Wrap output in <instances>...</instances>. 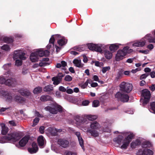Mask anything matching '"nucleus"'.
<instances>
[{"label": "nucleus", "mask_w": 155, "mask_h": 155, "mask_svg": "<svg viewBox=\"0 0 155 155\" xmlns=\"http://www.w3.org/2000/svg\"><path fill=\"white\" fill-rule=\"evenodd\" d=\"M89 103V102L88 100H84L82 102V104L83 105L87 106Z\"/></svg>", "instance_id": "obj_59"}, {"label": "nucleus", "mask_w": 155, "mask_h": 155, "mask_svg": "<svg viewBox=\"0 0 155 155\" xmlns=\"http://www.w3.org/2000/svg\"><path fill=\"white\" fill-rule=\"evenodd\" d=\"M141 143V141L140 139H137L133 141L130 143V147L133 148H135L137 146L140 145Z\"/></svg>", "instance_id": "obj_25"}, {"label": "nucleus", "mask_w": 155, "mask_h": 155, "mask_svg": "<svg viewBox=\"0 0 155 155\" xmlns=\"http://www.w3.org/2000/svg\"><path fill=\"white\" fill-rule=\"evenodd\" d=\"M120 87L121 91L127 93L130 92L133 89V85L131 84L124 81L120 84Z\"/></svg>", "instance_id": "obj_5"}, {"label": "nucleus", "mask_w": 155, "mask_h": 155, "mask_svg": "<svg viewBox=\"0 0 155 155\" xmlns=\"http://www.w3.org/2000/svg\"><path fill=\"white\" fill-rule=\"evenodd\" d=\"M8 123L12 126H16V124L14 120L10 121H9Z\"/></svg>", "instance_id": "obj_63"}, {"label": "nucleus", "mask_w": 155, "mask_h": 155, "mask_svg": "<svg viewBox=\"0 0 155 155\" xmlns=\"http://www.w3.org/2000/svg\"><path fill=\"white\" fill-rule=\"evenodd\" d=\"M0 125L2 127L1 133L2 135H5L7 134L9 130L8 128L5 126V124L1 123Z\"/></svg>", "instance_id": "obj_22"}, {"label": "nucleus", "mask_w": 155, "mask_h": 155, "mask_svg": "<svg viewBox=\"0 0 155 155\" xmlns=\"http://www.w3.org/2000/svg\"><path fill=\"white\" fill-rule=\"evenodd\" d=\"M87 119L86 117H85V115L84 116H81L79 124L87 123Z\"/></svg>", "instance_id": "obj_42"}, {"label": "nucleus", "mask_w": 155, "mask_h": 155, "mask_svg": "<svg viewBox=\"0 0 155 155\" xmlns=\"http://www.w3.org/2000/svg\"><path fill=\"white\" fill-rule=\"evenodd\" d=\"M53 87L52 86L49 85L46 86L44 88V90L46 92L50 91L52 90Z\"/></svg>", "instance_id": "obj_41"}, {"label": "nucleus", "mask_w": 155, "mask_h": 155, "mask_svg": "<svg viewBox=\"0 0 155 155\" xmlns=\"http://www.w3.org/2000/svg\"><path fill=\"white\" fill-rule=\"evenodd\" d=\"M75 134L78 138L79 143L80 146L81 147L83 150H84L85 148L84 146V141L81 136L80 133L79 132H75Z\"/></svg>", "instance_id": "obj_20"}, {"label": "nucleus", "mask_w": 155, "mask_h": 155, "mask_svg": "<svg viewBox=\"0 0 155 155\" xmlns=\"http://www.w3.org/2000/svg\"><path fill=\"white\" fill-rule=\"evenodd\" d=\"M110 69L109 66L103 67L102 69V71L103 73H105L106 71Z\"/></svg>", "instance_id": "obj_51"}, {"label": "nucleus", "mask_w": 155, "mask_h": 155, "mask_svg": "<svg viewBox=\"0 0 155 155\" xmlns=\"http://www.w3.org/2000/svg\"><path fill=\"white\" fill-rule=\"evenodd\" d=\"M30 59L32 62H36L38 60V55L35 52L31 53L30 56Z\"/></svg>", "instance_id": "obj_24"}, {"label": "nucleus", "mask_w": 155, "mask_h": 155, "mask_svg": "<svg viewBox=\"0 0 155 155\" xmlns=\"http://www.w3.org/2000/svg\"><path fill=\"white\" fill-rule=\"evenodd\" d=\"M48 130L52 135H55L58 132H60L61 131V130L60 129L59 131H58L56 128L51 127H49L48 128Z\"/></svg>", "instance_id": "obj_27"}, {"label": "nucleus", "mask_w": 155, "mask_h": 155, "mask_svg": "<svg viewBox=\"0 0 155 155\" xmlns=\"http://www.w3.org/2000/svg\"><path fill=\"white\" fill-rule=\"evenodd\" d=\"M25 53L21 50H15L13 54V58L14 60L18 58L25 60L26 57L25 56Z\"/></svg>", "instance_id": "obj_7"}, {"label": "nucleus", "mask_w": 155, "mask_h": 155, "mask_svg": "<svg viewBox=\"0 0 155 155\" xmlns=\"http://www.w3.org/2000/svg\"><path fill=\"white\" fill-rule=\"evenodd\" d=\"M102 45L101 44H90L88 45V48L90 50L94 51L100 53H101Z\"/></svg>", "instance_id": "obj_10"}, {"label": "nucleus", "mask_w": 155, "mask_h": 155, "mask_svg": "<svg viewBox=\"0 0 155 155\" xmlns=\"http://www.w3.org/2000/svg\"><path fill=\"white\" fill-rule=\"evenodd\" d=\"M51 149L52 150L54 151L56 153H59V151L57 149L55 145H52L51 146Z\"/></svg>", "instance_id": "obj_53"}, {"label": "nucleus", "mask_w": 155, "mask_h": 155, "mask_svg": "<svg viewBox=\"0 0 155 155\" xmlns=\"http://www.w3.org/2000/svg\"><path fill=\"white\" fill-rule=\"evenodd\" d=\"M151 146V143L150 142L147 141L143 142L141 145L142 147L143 148H145L147 147H150Z\"/></svg>", "instance_id": "obj_34"}, {"label": "nucleus", "mask_w": 155, "mask_h": 155, "mask_svg": "<svg viewBox=\"0 0 155 155\" xmlns=\"http://www.w3.org/2000/svg\"><path fill=\"white\" fill-rule=\"evenodd\" d=\"M15 65L18 66H21L22 65V59H17L15 60Z\"/></svg>", "instance_id": "obj_45"}, {"label": "nucleus", "mask_w": 155, "mask_h": 155, "mask_svg": "<svg viewBox=\"0 0 155 155\" xmlns=\"http://www.w3.org/2000/svg\"><path fill=\"white\" fill-rule=\"evenodd\" d=\"M93 79L95 81H98V82H100L99 80V78L96 75H94L93 76Z\"/></svg>", "instance_id": "obj_60"}, {"label": "nucleus", "mask_w": 155, "mask_h": 155, "mask_svg": "<svg viewBox=\"0 0 155 155\" xmlns=\"http://www.w3.org/2000/svg\"><path fill=\"white\" fill-rule=\"evenodd\" d=\"M51 99L52 98L50 96L47 95H42L41 97L40 98L41 101H45L51 100Z\"/></svg>", "instance_id": "obj_33"}, {"label": "nucleus", "mask_w": 155, "mask_h": 155, "mask_svg": "<svg viewBox=\"0 0 155 155\" xmlns=\"http://www.w3.org/2000/svg\"><path fill=\"white\" fill-rule=\"evenodd\" d=\"M18 91L22 96L27 97H30L31 95V93L29 90L27 89H20L18 90Z\"/></svg>", "instance_id": "obj_19"}, {"label": "nucleus", "mask_w": 155, "mask_h": 155, "mask_svg": "<svg viewBox=\"0 0 155 155\" xmlns=\"http://www.w3.org/2000/svg\"><path fill=\"white\" fill-rule=\"evenodd\" d=\"M52 80L53 81V84L55 85L58 84L61 82V81H59L58 79L55 77L52 78Z\"/></svg>", "instance_id": "obj_44"}, {"label": "nucleus", "mask_w": 155, "mask_h": 155, "mask_svg": "<svg viewBox=\"0 0 155 155\" xmlns=\"http://www.w3.org/2000/svg\"><path fill=\"white\" fill-rule=\"evenodd\" d=\"M67 42V40L64 38H62L61 39L58 41V44L61 46L65 45Z\"/></svg>", "instance_id": "obj_36"}, {"label": "nucleus", "mask_w": 155, "mask_h": 155, "mask_svg": "<svg viewBox=\"0 0 155 155\" xmlns=\"http://www.w3.org/2000/svg\"><path fill=\"white\" fill-rule=\"evenodd\" d=\"M99 102L97 100H94L92 103V106L94 107H97L99 106Z\"/></svg>", "instance_id": "obj_48"}, {"label": "nucleus", "mask_w": 155, "mask_h": 155, "mask_svg": "<svg viewBox=\"0 0 155 155\" xmlns=\"http://www.w3.org/2000/svg\"><path fill=\"white\" fill-rule=\"evenodd\" d=\"M72 77L69 75H67L65 76L64 80L67 81H72Z\"/></svg>", "instance_id": "obj_52"}, {"label": "nucleus", "mask_w": 155, "mask_h": 155, "mask_svg": "<svg viewBox=\"0 0 155 155\" xmlns=\"http://www.w3.org/2000/svg\"><path fill=\"white\" fill-rule=\"evenodd\" d=\"M153 151L147 148L139 149L136 153L137 155H153Z\"/></svg>", "instance_id": "obj_12"}, {"label": "nucleus", "mask_w": 155, "mask_h": 155, "mask_svg": "<svg viewBox=\"0 0 155 155\" xmlns=\"http://www.w3.org/2000/svg\"><path fill=\"white\" fill-rule=\"evenodd\" d=\"M13 100L16 102L21 103H22L25 101L24 98L20 96H17L15 97Z\"/></svg>", "instance_id": "obj_31"}, {"label": "nucleus", "mask_w": 155, "mask_h": 155, "mask_svg": "<svg viewBox=\"0 0 155 155\" xmlns=\"http://www.w3.org/2000/svg\"><path fill=\"white\" fill-rule=\"evenodd\" d=\"M44 127L41 126L39 128V131L41 134H43L44 132Z\"/></svg>", "instance_id": "obj_62"}, {"label": "nucleus", "mask_w": 155, "mask_h": 155, "mask_svg": "<svg viewBox=\"0 0 155 155\" xmlns=\"http://www.w3.org/2000/svg\"><path fill=\"white\" fill-rule=\"evenodd\" d=\"M58 144L61 147L66 148L69 146V142L67 140L63 139H60L58 140Z\"/></svg>", "instance_id": "obj_17"}, {"label": "nucleus", "mask_w": 155, "mask_h": 155, "mask_svg": "<svg viewBox=\"0 0 155 155\" xmlns=\"http://www.w3.org/2000/svg\"><path fill=\"white\" fill-rule=\"evenodd\" d=\"M142 95L144 99L143 100L140 99V101L143 103V104L144 106L149 101L151 95L150 92L147 89H144L142 91Z\"/></svg>", "instance_id": "obj_6"}, {"label": "nucleus", "mask_w": 155, "mask_h": 155, "mask_svg": "<svg viewBox=\"0 0 155 155\" xmlns=\"http://www.w3.org/2000/svg\"><path fill=\"white\" fill-rule=\"evenodd\" d=\"M11 66V64L10 63L5 64L3 66V68L4 70H8L10 68Z\"/></svg>", "instance_id": "obj_47"}, {"label": "nucleus", "mask_w": 155, "mask_h": 155, "mask_svg": "<svg viewBox=\"0 0 155 155\" xmlns=\"http://www.w3.org/2000/svg\"><path fill=\"white\" fill-rule=\"evenodd\" d=\"M115 97L118 101H120L124 102H127L129 99L128 95L121 92H118L115 95Z\"/></svg>", "instance_id": "obj_8"}, {"label": "nucleus", "mask_w": 155, "mask_h": 155, "mask_svg": "<svg viewBox=\"0 0 155 155\" xmlns=\"http://www.w3.org/2000/svg\"><path fill=\"white\" fill-rule=\"evenodd\" d=\"M45 109L46 110L48 111L50 113L53 114H56L58 111L61 112L62 110V107L58 105H56L54 108L50 106H47L45 107Z\"/></svg>", "instance_id": "obj_9"}, {"label": "nucleus", "mask_w": 155, "mask_h": 155, "mask_svg": "<svg viewBox=\"0 0 155 155\" xmlns=\"http://www.w3.org/2000/svg\"><path fill=\"white\" fill-rule=\"evenodd\" d=\"M3 40L5 42L7 43H10L13 41L12 38L7 37L4 38Z\"/></svg>", "instance_id": "obj_43"}, {"label": "nucleus", "mask_w": 155, "mask_h": 155, "mask_svg": "<svg viewBox=\"0 0 155 155\" xmlns=\"http://www.w3.org/2000/svg\"><path fill=\"white\" fill-rule=\"evenodd\" d=\"M29 139V137L28 136H25L19 141L18 144L16 145V146L19 148L25 146Z\"/></svg>", "instance_id": "obj_15"}, {"label": "nucleus", "mask_w": 155, "mask_h": 155, "mask_svg": "<svg viewBox=\"0 0 155 155\" xmlns=\"http://www.w3.org/2000/svg\"><path fill=\"white\" fill-rule=\"evenodd\" d=\"M42 91V87H38L34 89L33 92L35 94H37L40 93Z\"/></svg>", "instance_id": "obj_38"}, {"label": "nucleus", "mask_w": 155, "mask_h": 155, "mask_svg": "<svg viewBox=\"0 0 155 155\" xmlns=\"http://www.w3.org/2000/svg\"><path fill=\"white\" fill-rule=\"evenodd\" d=\"M39 119L38 117H36L33 120V123L32 126L35 127L37 124L38 122Z\"/></svg>", "instance_id": "obj_54"}, {"label": "nucleus", "mask_w": 155, "mask_h": 155, "mask_svg": "<svg viewBox=\"0 0 155 155\" xmlns=\"http://www.w3.org/2000/svg\"><path fill=\"white\" fill-rule=\"evenodd\" d=\"M151 107L149 110L151 112L155 114V102H153L151 104Z\"/></svg>", "instance_id": "obj_40"}, {"label": "nucleus", "mask_w": 155, "mask_h": 155, "mask_svg": "<svg viewBox=\"0 0 155 155\" xmlns=\"http://www.w3.org/2000/svg\"><path fill=\"white\" fill-rule=\"evenodd\" d=\"M38 150V147L37 143L34 142L32 143V147L28 148V152L31 153H36Z\"/></svg>", "instance_id": "obj_18"}, {"label": "nucleus", "mask_w": 155, "mask_h": 155, "mask_svg": "<svg viewBox=\"0 0 155 155\" xmlns=\"http://www.w3.org/2000/svg\"><path fill=\"white\" fill-rule=\"evenodd\" d=\"M20 138V134L18 132L10 131L7 135L0 138V143L15 142L19 140Z\"/></svg>", "instance_id": "obj_1"}, {"label": "nucleus", "mask_w": 155, "mask_h": 155, "mask_svg": "<svg viewBox=\"0 0 155 155\" xmlns=\"http://www.w3.org/2000/svg\"><path fill=\"white\" fill-rule=\"evenodd\" d=\"M35 53L38 55V57L39 56L42 57L44 56H48L50 54L49 51L48 50L44 51L43 49H37Z\"/></svg>", "instance_id": "obj_14"}, {"label": "nucleus", "mask_w": 155, "mask_h": 155, "mask_svg": "<svg viewBox=\"0 0 155 155\" xmlns=\"http://www.w3.org/2000/svg\"><path fill=\"white\" fill-rule=\"evenodd\" d=\"M64 75L61 73H59L56 77H55L57 78L58 79L59 81H61L62 78L64 77Z\"/></svg>", "instance_id": "obj_49"}, {"label": "nucleus", "mask_w": 155, "mask_h": 155, "mask_svg": "<svg viewBox=\"0 0 155 155\" xmlns=\"http://www.w3.org/2000/svg\"><path fill=\"white\" fill-rule=\"evenodd\" d=\"M123 137L121 135H119L117 137L114 139V141L119 145L121 144Z\"/></svg>", "instance_id": "obj_32"}, {"label": "nucleus", "mask_w": 155, "mask_h": 155, "mask_svg": "<svg viewBox=\"0 0 155 155\" xmlns=\"http://www.w3.org/2000/svg\"><path fill=\"white\" fill-rule=\"evenodd\" d=\"M123 134L124 135L127 136L123 140V144L120 146V148L122 149H126L127 148L130 142L133 138L134 135L131 133L128 134L129 133L128 132H124Z\"/></svg>", "instance_id": "obj_4"}, {"label": "nucleus", "mask_w": 155, "mask_h": 155, "mask_svg": "<svg viewBox=\"0 0 155 155\" xmlns=\"http://www.w3.org/2000/svg\"><path fill=\"white\" fill-rule=\"evenodd\" d=\"M87 134H90L91 135L94 137H96L99 136L98 132L95 130H92L91 129H89L87 131Z\"/></svg>", "instance_id": "obj_28"}, {"label": "nucleus", "mask_w": 155, "mask_h": 155, "mask_svg": "<svg viewBox=\"0 0 155 155\" xmlns=\"http://www.w3.org/2000/svg\"><path fill=\"white\" fill-rule=\"evenodd\" d=\"M5 74L7 76L6 78L3 76L0 77V83L5 84L9 86L14 87L16 84V81L15 79L12 78L11 74H9V72L8 71Z\"/></svg>", "instance_id": "obj_2"}, {"label": "nucleus", "mask_w": 155, "mask_h": 155, "mask_svg": "<svg viewBox=\"0 0 155 155\" xmlns=\"http://www.w3.org/2000/svg\"><path fill=\"white\" fill-rule=\"evenodd\" d=\"M4 99L6 101L8 102H12L13 100L12 94L8 91H2L1 92Z\"/></svg>", "instance_id": "obj_13"}, {"label": "nucleus", "mask_w": 155, "mask_h": 155, "mask_svg": "<svg viewBox=\"0 0 155 155\" xmlns=\"http://www.w3.org/2000/svg\"><path fill=\"white\" fill-rule=\"evenodd\" d=\"M119 48L118 45L116 44H113L111 45L109 47L110 50L111 51H114Z\"/></svg>", "instance_id": "obj_37"}, {"label": "nucleus", "mask_w": 155, "mask_h": 155, "mask_svg": "<svg viewBox=\"0 0 155 155\" xmlns=\"http://www.w3.org/2000/svg\"><path fill=\"white\" fill-rule=\"evenodd\" d=\"M59 90L62 92H65L66 91V89L63 86H60L59 88Z\"/></svg>", "instance_id": "obj_61"}, {"label": "nucleus", "mask_w": 155, "mask_h": 155, "mask_svg": "<svg viewBox=\"0 0 155 155\" xmlns=\"http://www.w3.org/2000/svg\"><path fill=\"white\" fill-rule=\"evenodd\" d=\"M149 74L145 73L142 74L140 77V80H142L145 79L148 76Z\"/></svg>", "instance_id": "obj_55"}, {"label": "nucleus", "mask_w": 155, "mask_h": 155, "mask_svg": "<svg viewBox=\"0 0 155 155\" xmlns=\"http://www.w3.org/2000/svg\"><path fill=\"white\" fill-rule=\"evenodd\" d=\"M66 155H76L77 153L76 152L68 151L66 152Z\"/></svg>", "instance_id": "obj_57"}, {"label": "nucleus", "mask_w": 155, "mask_h": 155, "mask_svg": "<svg viewBox=\"0 0 155 155\" xmlns=\"http://www.w3.org/2000/svg\"><path fill=\"white\" fill-rule=\"evenodd\" d=\"M49 64L48 63L46 62H41L39 64V66L40 67H44Z\"/></svg>", "instance_id": "obj_58"}, {"label": "nucleus", "mask_w": 155, "mask_h": 155, "mask_svg": "<svg viewBox=\"0 0 155 155\" xmlns=\"http://www.w3.org/2000/svg\"><path fill=\"white\" fill-rule=\"evenodd\" d=\"M81 118V116L79 115H77L74 117V119L79 124L80 120Z\"/></svg>", "instance_id": "obj_50"}, {"label": "nucleus", "mask_w": 155, "mask_h": 155, "mask_svg": "<svg viewBox=\"0 0 155 155\" xmlns=\"http://www.w3.org/2000/svg\"><path fill=\"white\" fill-rule=\"evenodd\" d=\"M75 66L78 68H81L83 67V65L81 63V60L80 59H75L73 62Z\"/></svg>", "instance_id": "obj_29"}, {"label": "nucleus", "mask_w": 155, "mask_h": 155, "mask_svg": "<svg viewBox=\"0 0 155 155\" xmlns=\"http://www.w3.org/2000/svg\"><path fill=\"white\" fill-rule=\"evenodd\" d=\"M88 80H87V81L84 83H81L79 84V86L82 88V89L85 88L87 86L88 84Z\"/></svg>", "instance_id": "obj_46"}, {"label": "nucleus", "mask_w": 155, "mask_h": 155, "mask_svg": "<svg viewBox=\"0 0 155 155\" xmlns=\"http://www.w3.org/2000/svg\"><path fill=\"white\" fill-rule=\"evenodd\" d=\"M150 89L152 91H154L155 90V84H152V85L150 87Z\"/></svg>", "instance_id": "obj_64"}, {"label": "nucleus", "mask_w": 155, "mask_h": 155, "mask_svg": "<svg viewBox=\"0 0 155 155\" xmlns=\"http://www.w3.org/2000/svg\"><path fill=\"white\" fill-rule=\"evenodd\" d=\"M85 117L89 120H96L98 117L97 115L91 114L85 115Z\"/></svg>", "instance_id": "obj_30"}, {"label": "nucleus", "mask_w": 155, "mask_h": 155, "mask_svg": "<svg viewBox=\"0 0 155 155\" xmlns=\"http://www.w3.org/2000/svg\"><path fill=\"white\" fill-rule=\"evenodd\" d=\"M147 41L148 40H147V38H145V36L140 40L135 41L132 44V46L138 47H143L145 45Z\"/></svg>", "instance_id": "obj_11"}, {"label": "nucleus", "mask_w": 155, "mask_h": 155, "mask_svg": "<svg viewBox=\"0 0 155 155\" xmlns=\"http://www.w3.org/2000/svg\"><path fill=\"white\" fill-rule=\"evenodd\" d=\"M66 65V62L64 61H62L60 63H57L56 65V67L57 68H60L61 67H64Z\"/></svg>", "instance_id": "obj_35"}, {"label": "nucleus", "mask_w": 155, "mask_h": 155, "mask_svg": "<svg viewBox=\"0 0 155 155\" xmlns=\"http://www.w3.org/2000/svg\"><path fill=\"white\" fill-rule=\"evenodd\" d=\"M90 127L92 129L98 130L101 127V126L97 121H95L91 123Z\"/></svg>", "instance_id": "obj_21"}, {"label": "nucleus", "mask_w": 155, "mask_h": 155, "mask_svg": "<svg viewBox=\"0 0 155 155\" xmlns=\"http://www.w3.org/2000/svg\"><path fill=\"white\" fill-rule=\"evenodd\" d=\"M1 48L2 50L6 51H9L10 50V48L8 45H4L1 47Z\"/></svg>", "instance_id": "obj_39"}, {"label": "nucleus", "mask_w": 155, "mask_h": 155, "mask_svg": "<svg viewBox=\"0 0 155 155\" xmlns=\"http://www.w3.org/2000/svg\"><path fill=\"white\" fill-rule=\"evenodd\" d=\"M38 143L39 147H42L44 146L45 144V140L44 137L41 135L38 137Z\"/></svg>", "instance_id": "obj_23"}, {"label": "nucleus", "mask_w": 155, "mask_h": 155, "mask_svg": "<svg viewBox=\"0 0 155 155\" xmlns=\"http://www.w3.org/2000/svg\"><path fill=\"white\" fill-rule=\"evenodd\" d=\"M104 55L105 58L107 59H111L112 57V53L108 50H105L104 51Z\"/></svg>", "instance_id": "obj_26"}, {"label": "nucleus", "mask_w": 155, "mask_h": 155, "mask_svg": "<svg viewBox=\"0 0 155 155\" xmlns=\"http://www.w3.org/2000/svg\"><path fill=\"white\" fill-rule=\"evenodd\" d=\"M54 35H53L50 39L49 43L47 46V48L48 49H49L51 51H53L54 50V42L55 40V38L54 37Z\"/></svg>", "instance_id": "obj_16"}, {"label": "nucleus", "mask_w": 155, "mask_h": 155, "mask_svg": "<svg viewBox=\"0 0 155 155\" xmlns=\"http://www.w3.org/2000/svg\"><path fill=\"white\" fill-rule=\"evenodd\" d=\"M133 51V50L130 48L128 46L125 47L122 49L119 50L117 51L115 57L116 60L117 61H119L123 59L127 54H130Z\"/></svg>", "instance_id": "obj_3"}, {"label": "nucleus", "mask_w": 155, "mask_h": 155, "mask_svg": "<svg viewBox=\"0 0 155 155\" xmlns=\"http://www.w3.org/2000/svg\"><path fill=\"white\" fill-rule=\"evenodd\" d=\"M139 53H142L144 54H147L149 53V51L148 50H139L138 51Z\"/></svg>", "instance_id": "obj_56"}]
</instances>
